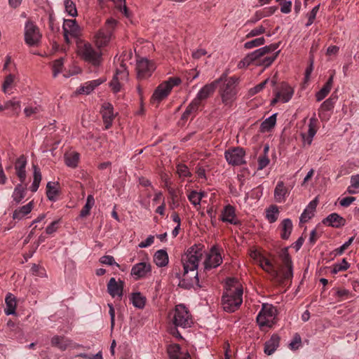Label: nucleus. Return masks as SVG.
<instances>
[{
	"instance_id": "6e6d98bb",
	"label": "nucleus",
	"mask_w": 359,
	"mask_h": 359,
	"mask_svg": "<svg viewBox=\"0 0 359 359\" xmlns=\"http://www.w3.org/2000/svg\"><path fill=\"white\" fill-rule=\"evenodd\" d=\"M64 61L63 58H59L55 60L53 62V75L54 77H56L60 72H62L63 69Z\"/></svg>"
},
{
	"instance_id": "338daca9",
	"label": "nucleus",
	"mask_w": 359,
	"mask_h": 359,
	"mask_svg": "<svg viewBox=\"0 0 359 359\" xmlns=\"http://www.w3.org/2000/svg\"><path fill=\"white\" fill-rule=\"evenodd\" d=\"M41 111V107L39 106H29L25 108L24 113L27 117H30L32 115L36 114L39 113Z\"/></svg>"
},
{
	"instance_id": "13d9d810",
	"label": "nucleus",
	"mask_w": 359,
	"mask_h": 359,
	"mask_svg": "<svg viewBox=\"0 0 359 359\" xmlns=\"http://www.w3.org/2000/svg\"><path fill=\"white\" fill-rule=\"evenodd\" d=\"M177 172L180 178H185L191 176L188 167L184 164H178L177 166Z\"/></svg>"
},
{
	"instance_id": "20e7f679",
	"label": "nucleus",
	"mask_w": 359,
	"mask_h": 359,
	"mask_svg": "<svg viewBox=\"0 0 359 359\" xmlns=\"http://www.w3.org/2000/svg\"><path fill=\"white\" fill-rule=\"evenodd\" d=\"M222 79L220 78L202 87L196 94L194 99L186 108L182 116V118L187 119L191 116H195L199 107L203 104V102L214 93L218 83L222 81Z\"/></svg>"
},
{
	"instance_id": "09e8293b",
	"label": "nucleus",
	"mask_w": 359,
	"mask_h": 359,
	"mask_svg": "<svg viewBox=\"0 0 359 359\" xmlns=\"http://www.w3.org/2000/svg\"><path fill=\"white\" fill-rule=\"evenodd\" d=\"M279 210L276 205H271L266 210V217L270 223H274L278 216Z\"/></svg>"
},
{
	"instance_id": "6ab92c4d",
	"label": "nucleus",
	"mask_w": 359,
	"mask_h": 359,
	"mask_svg": "<svg viewBox=\"0 0 359 359\" xmlns=\"http://www.w3.org/2000/svg\"><path fill=\"white\" fill-rule=\"evenodd\" d=\"M222 263V257L219 250L216 247L213 246L210 252L207 253L205 261L204 267L205 269H211L219 266Z\"/></svg>"
},
{
	"instance_id": "f8f14e48",
	"label": "nucleus",
	"mask_w": 359,
	"mask_h": 359,
	"mask_svg": "<svg viewBox=\"0 0 359 359\" xmlns=\"http://www.w3.org/2000/svg\"><path fill=\"white\" fill-rule=\"evenodd\" d=\"M25 41L29 46H37L42 34L39 27L32 21H27L25 25Z\"/></svg>"
},
{
	"instance_id": "1a4fd4ad",
	"label": "nucleus",
	"mask_w": 359,
	"mask_h": 359,
	"mask_svg": "<svg viewBox=\"0 0 359 359\" xmlns=\"http://www.w3.org/2000/svg\"><path fill=\"white\" fill-rule=\"evenodd\" d=\"M116 23V20L109 18L106 21L104 27L96 32L94 36V41L98 48L106 46L109 43Z\"/></svg>"
},
{
	"instance_id": "7ed1b4c3",
	"label": "nucleus",
	"mask_w": 359,
	"mask_h": 359,
	"mask_svg": "<svg viewBox=\"0 0 359 359\" xmlns=\"http://www.w3.org/2000/svg\"><path fill=\"white\" fill-rule=\"evenodd\" d=\"M203 246L194 245L189 248L182 257L183 265V280L192 282V280L198 276V266L199 262L203 255Z\"/></svg>"
},
{
	"instance_id": "9b49d317",
	"label": "nucleus",
	"mask_w": 359,
	"mask_h": 359,
	"mask_svg": "<svg viewBox=\"0 0 359 359\" xmlns=\"http://www.w3.org/2000/svg\"><path fill=\"white\" fill-rule=\"evenodd\" d=\"M278 48V44H271L269 46H266L262 48H260L255 50L252 53L248 54L242 60H241L238 64V67L239 69L247 67L253 62H255L258 59H260L266 54L276 50Z\"/></svg>"
},
{
	"instance_id": "5701e85b",
	"label": "nucleus",
	"mask_w": 359,
	"mask_h": 359,
	"mask_svg": "<svg viewBox=\"0 0 359 359\" xmlns=\"http://www.w3.org/2000/svg\"><path fill=\"white\" fill-rule=\"evenodd\" d=\"M124 282L121 280H116L114 278H111L107 284V291L112 297H118L120 298L123 296Z\"/></svg>"
},
{
	"instance_id": "680f3d73",
	"label": "nucleus",
	"mask_w": 359,
	"mask_h": 359,
	"mask_svg": "<svg viewBox=\"0 0 359 359\" xmlns=\"http://www.w3.org/2000/svg\"><path fill=\"white\" fill-rule=\"evenodd\" d=\"M280 4V11L283 13H289L291 12L292 1L286 0H277Z\"/></svg>"
},
{
	"instance_id": "49530a36",
	"label": "nucleus",
	"mask_w": 359,
	"mask_h": 359,
	"mask_svg": "<svg viewBox=\"0 0 359 359\" xmlns=\"http://www.w3.org/2000/svg\"><path fill=\"white\" fill-rule=\"evenodd\" d=\"M95 204V199L93 195H88L86 203L80 212V217H85L90 214V210Z\"/></svg>"
},
{
	"instance_id": "473e14b6",
	"label": "nucleus",
	"mask_w": 359,
	"mask_h": 359,
	"mask_svg": "<svg viewBox=\"0 0 359 359\" xmlns=\"http://www.w3.org/2000/svg\"><path fill=\"white\" fill-rule=\"evenodd\" d=\"M334 72H333L325 84L323 86V88L316 93V101L320 102L323 100L330 92L334 81Z\"/></svg>"
},
{
	"instance_id": "cd10ccee",
	"label": "nucleus",
	"mask_w": 359,
	"mask_h": 359,
	"mask_svg": "<svg viewBox=\"0 0 359 359\" xmlns=\"http://www.w3.org/2000/svg\"><path fill=\"white\" fill-rule=\"evenodd\" d=\"M34 206V203L33 201H31L27 204L16 208L13 212V219L21 220L32 212Z\"/></svg>"
},
{
	"instance_id": "a211bd4d",
	"label": "nucleus",
	"mask_w": 359,
	"mask_h": 359,
	"mask_svg": "<svg viewBox=\"0 0 359 359\" xmlns=\"http://www.w3.org/2000/svg\"><path fill=\"white\" fill-rule=\"evenodd\" d=\"M245 152L243 149L236 147L225 151L224 156L229 164L241 165L245 163Z\"/></svg>"
},
{
	"instance_id": "c03bdc74",
	"label": "nucleus",
	"mask_w": 359,
	"mask_h": 359,
	"mask_svg": "<svg viewBox=\"0 0 359 359\" xmlns=\"http://www.w3.org/2000/svg\"><path fill=\"white\" fill-rule=\"evenodd\" d=\"M33 182L30 186V190L32 192H36L39 189L42 177L40 169L36 165H33Z\"/></svg>"
},
{
	"instance_id": "a19ab883",
	"label": "nucleus",
	"mask_w": 359,
	"mask_h": 359,
	"mask_svg": "<svg viewBox=\"0 0 359 359\" xmlns=\"http://www.w3.org/2000/svg\"><path fill=\"white\" fill-rule=\"evenodd\" d=\"M22 184H18L12 194V198L16 204L20 203L26 195V187Z\"/></svg>"
},
{
	"instance_id": "c756f323",
	"label": "nucleus",
	"mask_w": 359,
	"mask_h": 359,
	"mask_svg": "<svg viewBox=\"0 0 359 359\" xmlns=\"http://www.w3.org/2000/svg\"><path fill=\"white\" fill-rule=\"evenodd\" d=\"M27 159L24 156H20L15 163V170L21 183L26 180V168Z\"/></svg>"
},
{
	"instance_id": "58836bf2",
	"label": "nucleus",
	"mask_w": 359,
	"mask_h": 359,
	"mask_svg": "<svg viewBox=\"0 0 359 359\" xmlns=\"http://www.w3.org/2000/svg\"><path fill=\"white\" fill-rule=\"evenodd\" d=\"M270 27L269 20H264L261 25L252 29L247 34L246 38H252L264 34L266 29Z\"/></svg>"
},
{
	"instance_id": "f257e3e1",
	"label": "nucleus",
	"mask_w": 359,
	"mask_h": 359,
	"mask_svg": "<svg viewBox=\"0 0 359 359\" xmlns=\"http://www.w3.org/2000/svg\"><path fill=\"white\" fill-rule=\"evenodd\" d=\"M250 257L258 264L263 270L270 274L274 280L280 283H283L286 280H289L292 277V262L287 250H285L281 255L284 267L278 270L275 268L269 259L265 257L257 249L250 250Z\"/></svg>"
},
{
	"instance_id": "0e129e2a",
	"label": "nucleus",
	"mask_w": 359,
	"mask_h": 359,
	"mask_svg": "<svg viewBox=\"0 0 359 359\" xmlns=\"http://www.w3.org/2000/svg\"><path fill=\"white\" fill-rule=\"evenodd\" d=\"M31 271H32V273L34 276H39V277L46 276V271H45L44 268H43L39 265L34 264L31 269Z\"/></svg>"
},
{
	"instance_id": "864d4df0",
	"label": "nucleus",
	"mask_w": 359,
	"mask_h": 359,
	"mask_svg": "<svg viewBox=\"0 0 359 359\" xmlns=\"http://www.w3.org/2000/svg\"><path fill=\"white\" fill-rule=\"evenodd\" d=\"M349 268V264L345 259H343L340 263H337L333 265L332 273L337 274L340 271H344Z\"/></svg>"
},
{
	"instance_id": "c9c22d12",
	"label": "nucleus",
	"mask_w": 359,
	"mask_h": 359,
	"mask_svg": "<svg viewBox=\"0 0 359 359\" xmlns=\"http://www.w3.org/2000/svg\"><path fill=\"white\" fill-rule=\"evenodd\" d=\"M154 262L158 267H163L168 265L169 257L165 250H157L154 255Z\"/></svg>"
},
{
	"instance_id": "72a5a7b5",
	"label": "nucleus",
	"mask_w": 359,
	"mask_h": 359,
	"mask_svg": "<svg viewBox=\"0 0 359 359\" xmlns=\"http://www.w3.org/2000/svg\"><path fill=\"white\" fill-rule=\"evenodd\" d=\"M65 165L69 168H75L78 166L80 154L75 151H69L64 156Z\"/></svg>"
},
{
	"instance_id": "2f4dec72",
	"label": "nucleus",
	"mask_w": 359,
	"mask_h": 359,
	"mask_svg": "<svg viewBox=\"0 0 359 359\" xmlns=\"http://www.w3.org/2000/svg\"><path fill=\"white\" fill-rule=\"evenodd\" d=\"M50 344L60 351H65L72 344V340L64 336L55 335L51 338Z\"/></svg>"
},
{
	"instance_id": "603ef678",
	"label": "nucleus",
	"mask_w": 359,
	"mask_h": 359,
	"mask_svg": "<svg viewBox=\"0 0 359 359\" xmlns=\"http://www.w3.org/2000/svg\"><path fill=\"white\" fill-rule=\"evenodd\" d=\"M64 5L65 11L69 15L72 17H76L77 15V9L73 1L65 0Z\"/></svg>"
},
{
	"instance_id": "ddd939ff",
	"label": "nucleus",
	"mask_w": 359,
	"mask_h": 359,
	"mask_svg": "<svg viewBox=\"0 0 359 359\" xmlns=\"http://www.w3.org/2000/svg\"><path fill=\"white\" fill-rule=\"evenodd\" d=\"M156 69L155 63L145 57L137 60L136 70L139 79H145L150 77Z\"/></svg>"
},
{
	"instance_id": "c85d7f7f",
	"label": "nucleus",
	"mask_w": 359,
	"mask_h": 359,
	"mask_svg": "<svg viewBox=\"0 0 359 359\" xmlns=\"http://www.w3.org/2000/svg\"><path fill=\"white\" fill-rule=\"evenodd\" d=\"M317 205L318 199L316 198L309 203L302 213L299 217L300 223H306L314 216Z\"/></svg>"
},
{
	"instance_id": "774afa93",
	"label": "nucleus",
	"mask_w": 359,
	"mask_h": 359,
	"mask_svg": "<svg viewBox=\"0 0 359 359\" xmlns=\"http://www.w3.org/2000/svg\"><path fill=\"white\" fill-rule=\"evenodd\" d=\"M353 240L354 237H351L348 239V241L345 242L341 247L337 248L335 250L336 254L341 255L344 252V250H346L350 246V245L353 243Z\"/></svg>"
},
{
	"instance_id": "f03ea898",
	"label": "nucleus",
	"mask_w": 359,
	"mask_h": 359,
	"mask_svg": "<svg viewBox=\"0 0 359 359\" xmlns=\"http://www.w3.org/2000/svg\"><path fill=\"white\" fill-rule=\"evenodd\" d=\"M243 293L241 283L236 278H228L222 299L224 310L229 313L236 311L243 302Z\"/></svg>"
},
{
	"instance_id": "4468645a",
	"label": "nucleus",
	"mask_w": 359,
	"mask_h": 359,
	"mask_svg": "<svg viewBox=\"0 0 359 359\" xmlns=\"http://www.w3.org/2000/svg\"><path fill=\"white\" fill-rule=\"evenodd\" d=\"M64 38L67 43H70L72 39H77L81 34V29L76 20H65L62 25Z\"/></svg>"
},
{
	"instance_id": "dca6fc26",
	"label": "nucleus",
	"mask_w": 359,
	"mask_h": 359,
	"mask_svg": "<svg viewBox=\"0 0 359 359\" xmlns=\"http://www.w3.org/2000/svg\"><path fill=\"white\" fill-rule=\"evenodd\" d=\"M152 267L149 262H141L133 266L130 276L135 280L148 278L151 275Z\"/></svg>"
},
{
	"instance_id": "6e6552de",
	"label": "nucleus",
	"mask_w": 359,
	"mask_h": 359,
	"mask_svg": "<svg viewBox=\"0 0 359 359\" xmlns=\"http://www.w3.org/2000/svg\"><path fill=\"white\" fill-rule=\"evenodd\" d=\"M172 323L176 327L182 328L191 327L194 320L189 309L184 304H177L170 313Z\"/></svg>"
},
{
	"instance_id": "3c124183",
	"label": "nucleus",
	"mask_w": 359,
	"mask_h": 359,
	"mask_svg": "<svg viewBox=\"0 0 359 359\" xmlns=\"http://www.w3.org/2000/svg\"><path fill=\"white\" fill-rule=\"evenodd\" d=\"M269 82L271 83V85L272 86H274L276 84V79H272V80H270L269 79H265L264 81H262L259 84L257 85L254 88H250L249 90L250 95H254L258 93L259 92H260L261 90H262L264 88V87Z\"/></svg>"
},
{
	"instance_id": "a878e982",
	"label": "nucleus",
	"mask_w": 359,
	"mask_h": 359,
	"mask_svg": "<svg viewBox=\"0 0 359 359\" xmlns=\"http://www.w3.org/2000/svg\"><path fill=\"white\" fill-rule=\"evenodd\" d=\"M101 114L102 116L105 128H109L111 126L113 120L115 117L113 106L110 103H104L102 105Z\"/></svg>"
},
{
	"instance_id": "4be33fe9",
	"label": "nucleus",
	"mask_w": 359,
	"mask_h": 359,
	"mask_svg": "<svg viewBox=\"0 0 359 359\" xmlns=\"http://www.w3.org/2000/svg\"><path fill=\"white\" fill-rule=\"evenodd\" d=\"M220 219L225 223L238 224V219L236 217L235 207L230 204L226 205L221 211Z\"/></svg>"
},
{
	"instance_id": "4d7b16f0",
	"label": "nucleus",
	"mask_w": 359,
	"mask_h": 359,
	"mask_svg": "<svg viewBox=\"0 0 359 359\" xmlns=\"http://www.w3.org/2000/svg\"><path fill=\"white\" fill-rule=\"evenodd\" d=\"M337 99V97H333L332 95L325 100L320 106V108L324 111H330L332 110L334 108V104L336 102V100Z\"/></svg>"
},
{
	"instance_id": "e433bc0d",
	"label": "nucleus",
	"mask_w": 359,
	"mask_h": 359,
	"mask_svg": "<svg viewBox=\"0 0 359 359\" xmlns=\"http://www.w3.org/2000/svg\"><path fill=\"white\" fill-rule=\"evenodd\" d=\"M6 307L4 309V313L7 315H13L15 313L17 302L15 297L8 293L5 299Z\"/></svg>"
},
{
	"instance_id": "2eb2a0df",
	"label": "nucleus",
	"mask_w": 359,
	"mask_h": 359,
	"mask_svg": "<svg viewBox=\"0 0 359 359\" xmlns=\"http://www.w3.org/2000/svg\"><path fill=\"white\" fill-rule=\"evenodd\" d=\"M294 95V89L287 83H283L280 88L274 92V98L271 100L272 105L277 102L286 103L289 102Z\"/></svg>"
},
{
	"instance_id": "de8ad7c7",
	"label": "nucleus",
	"mask_w": 359,
	"mask_h": 359,
	"mask_svg": "<svg viewBox=\"0 0 359 359\" xmlns=\"http://www.w3.org/2000/svg\"><path fill=\"white\" fill-rule=\"evenodd\" d=\"M347 191L350 194L359 193V175H353L351 177L350 185L347 188Z\"/></svg>"
},
{
	"instance_id": "b1692460",
	"label": "nucleus",
	"mask_w": 359,
	"mask_h": 359,
	"mask_svg": "<svg viewBox=\"0 0 359 359\" xmlns=\"http://www.w3.org/2000/svg\"><path fill=\"white\" fill-rule=\"evenodd\" d=\"M6 110L9 111L10 116H18L21 110L20 102L13 98L4 104L0 103V113Z\"/></svg>"
},
{
	"instance_id": "4c0bfd02",
	"label": "nucleus",
	"mask_w": 359,
	"mask_h": 359,
	"mask_svg": "<svg viewBox=\"0 0 359 359\" xmlns=\"http://www.w3.org/2000/svg\"><path fill=\"white\" fill-rule=\"evenodd\" d=\"M280 229L281 238L284 240L288 239L293 229L291 219L288 218L284 219L280 224Z\"/></svg>"
},
{
	"instance_id": "9d476101",
	"label": "nucleus",
	"mask_w": 359,
	"mask_h": 359,
	"mask_svg": "<svg viewBox=\"0 0 359 359\" xmlns=\"http://www.w3.org/2000/svg\"><path fill=\"white\" fill-rule=\"evenodd\" d=\"M277 310L272 304H263L257 316V322L261 328L271 327L275 323Z\"/></svg>"
},
{
	"instance_id": "0eeeda50",
	"label": "nucleus",
	"mask_w": 359,
	"mask_h": 359,
	"mask_svg": "<svg viewBox=\"0 0 359 359\" xmlns=\"http://www.w3.org/2000/svg\"><path fill=\"white\" fill-rule=\"evenodd\" d=\"M179 77H170L168 80L161 83L154 90L151 97V102L154 104H159L168 97L172 89L181 83Z\"/></svg>"
},
{
	"instance_id": "052dcab7",
	"label": "nucleus",
	"mask_w": 359,
	"mask_h": 359,
	"mask_svg": "<svg viewBox=\"0 0 359 359\" xmlns=\"http://www.w3.org/2000/svg\"><path fill=\"white\" fill-rule=\"evenodd\" d=\"M100 262L102 264L109 265V266L115 264L116 266L120 267V265L115 262L114 257H112L111 255L102 256V257H100Z\"/></svg>"
},
{
	"instance_id": "8fccbe9b",
	"label": "nucleus",
	"mask_w": 359,
	"mask_h": 359,
	"mask_svg": "<svg viewBox=\"0 0 359 359\" xmlns=\"http://www.w3.org/2000/svg\"><path fill=\"white\" fill-rule=\"evenodd\" d=\"M131 300L133 306L136 308L143 309L145 306L146 298L140 292L133 293Z\"/></svg>"
},
{
	"instance_id": "79ce46f5",
	"label": "nucleus",
	"mask_w": 359,
	"mask_h": 359,
	"mask_svg": "<svg viewBox=\"0 0 359 359\" xmlns=\"http://www.w3.org/2000/svg\"><path fill=\"white\" fill-rule=\"evenodd\" d=\"M58 183L49 182L46 184V195L49 200L55 201L58 195Z\"/></svg>"
},
{
	"instance_id": "39448f33",
	"label": "nucleus",
	"mask_w": 359,
	"mask_h": 359,
	"mask_svg": "<svg viewBox=\"0 0 359 359\" xmlns=\"http://www.w3.org/2000/svg\"><path fill=\"white\" fill-rule=\"evenodd\" d=\"M238 79L231 76L226 79L219 89L222 102L224 106L231 107L237 98Z\"/></svg>"
},
{
	"instance_id": "37998d69",
	"label": "nucleus",
	"mask_w": 359,
	"mask_h": 359,
	"mask_svg": "<svg viewBox=\"0 0 359 359\" xmlns=\"http://www.w3.org/2000/svg\"><path fill=\"white\" fill-rule=\"evenodd\" d=\"M274 10L272 8H266L262 11H257L255 15L248 21V24H255L264 17L269 16L273 13Z\"/></svg>"
},
{
	"instance_id": "e2e57ef3",
	"label": "nucleus",
	"mask_w": 359,
	"mask_h": 359,
	"mask_svg": "<svg viewBox=\"0 0 359 359\" xmlns=\"http://www.w3.org/2000/svg\"><path fill=\"white\" fill-rule=\"evenodd\" d=\"M302 339L299 334H295L292 340L289 344V347L291 350H297L301 346Z\"/></svg>"
},
{
	"instance_id": "bf43d9fd",
	"label": "nucleus",
	"mask_w": 359,
	"mask_h": 359,
	"mask_svg": "<svg viewBox=\"0 0 359 359\" xmlns=\"http://www.w3.org/2000/svg\"><path fill=\"white\" fill-rule=\"evenodd\" d=\"M180 345L178 344H173V345H170L169 347H168V353H169V355H170V359H173V357L172 356H175V357H182V355H183L184 354V353H182L180 352Z\"/></svg>"
},
{
	"instance_id": "7c9ffc66",
	"label": "nucleus",
	"mask_w": 359,
	"mask_h": 359,
	"mask_svg": "<svg viewBox=\"0 0 359 359\" xmlns=\"http://www.w3.org/2000/svg\"><path fill=\"white\" fill-rule=\"evenodd\" d=\"M105 81L104 79H98L84 83L79 89L78 93L80 94H90L96 87L101 85Z\"/></svg>"
},
{
	"instance_id": "f704fd0d",
	"label": "nucleus",
	"mask_w": 359,
	"mask_h": 359,
	"mask_svg": "<svg viewBox=\"0 0 359 359\" xmlns=\"http://www.w3.org/2000/svg\"><path fill=\"white\" fill-rule=\"evenodd\" d=\"M280 337L277 334H273L270 339L264 344V353L268 355L273 354L279 346Z\"/></svg>"
},
{
	"instance_id": "a18cd8bd",
	"label": "nucleus",
	"mask_w": 359,
	"mask_h": 359,
	"mask_svg": "<svg viewBox=\"0 0 359 359\" xmlns=\"http://www.w3.org/2000/svg\"><path fill=\"white\" fill-rule=\"evenodd\" d=\"M276 114H272L271 116L265 119L261 124V130L262 132L269 131L272 129L276 123Z\"/></svg>"
},
{
	"instance_id": "5fc2aeb1",
	"label": "nucleus",
	"mask_w": 359,
	"mask_h": 359,
	"mask_svg": "<svg viewBox=\"0 0 359 359\" xmlns=\"http://www.w3.org/2000/svg\"><path fill=\"white\" fill-rule=\"evenodd\" d=\"M265 39L262 36L245 43L244 47L246 49H251L264 45Z\"/></svg>"
},
{
	"instance_id": "bb28decb",
	"label": "nucleus",
	"mask_w": 359,
	"mask_h": 359,
	"mask_svg": "<svg viewBox=\"0 0 359 359\" xmlns=\"http://www.w3.org/2000/svg\"><path fill=\"white\" fill-rule=\"evenodd\" d=\"M325 225L339 228L345 225L346 220L337 213H332L323 220Z\"/></svg>"
},
{
	"instance_id": "423d86ee",
	"label": "nucleus",
	"mask_w": 359,
	"mask_h": 359,
	"mask_svg": "<svg viewBox=\"0 0 359 359\" xmlns=\"http://www.w3.org/2000/svg\"><path fill=\"white\" fill-rule=\"evenodd\" d=\"M76 53L82 60L93 65H98L100 62V51L95 50L89 42L77 39Z\"/></svg>"
},
{
	"instance_id": "f3484780",
	"label": "nucleus",
	"mask_w": 359,
	"mask_h": 359,
	"mask_svg": "<svg viewBox=\"0 0 359 359\" xmlns=\"http://www.w3.org/2000/svg\"><path fill=\"white\" fill-rule=\"evenodd\" d=\"M128 72L123 64H121L119 68H117L113 79L110 82V87L114 93H118L121 90V86L127 81Z\"/></svg>"
},
{
	"instance_id": "393cba45",
	"label": "nucleus",
	"mask_w": 359,
	"mask_h": 359,
	"mask_svg": "<svg viewBox=\"0 0 359 359\" xmlns=\"http://www.w3.org/2000/svg\"><path fill=\"white\" fill-rule=\"evenodd\" d=\"M18 78V73L17 71L8 74L2 83L1 90L6 95L13 93V88L15 85V81Z\"/></svg>"
},
{
	"instance_id": "aec40b11",
	"label": "nucleus",
	"mask_w": 359,
	"mask_h": 359,
	"mask_svg": "<svg viewBox=\"0 0 359 359\" xmlns=\"http://www.w3.org/2000/svg\"><path fill=\"white\" fill-rule=\"evenodd\" d=\"M292 188V186L287 185L283 181L279 180L273 191L275 201L278 203H285Z\"/></svg>"
},
{
	"instance_id": "412c9836",
	"label": "nucleus",
	"mask_w": 359,
	"mask_h": 359,
	"mask_svg": "<svg viewBox=\"0 0 359 359\" xmlns=\"http://www.w3.org/2000/svg\"><path fill=\"white\" fill-rule=\"evenodd\" d=\"M318 130V120L315 117L309 119L308 124V130L306 133H302L301 137L304 147L310 146L313 142V137Z\"/></svg>"
},
{
	"instance_id": "69168bd1",
	"label": "nucleus",
	"mask_w": 359,
	"mask_h": 359,
	"mask_svg": "<svg viewBox=\"0 0 359 359\" xmlns=\"http://www.w3.org/2000/svg\"><path fill=\"white\" fill-rule=\"evenodd\" d=\"M270 163L267 155L259 156L258 158V170H261L265 168Z\"/></svg>"
},
{
	"instance_id": "ea45409f",
	"label": "nucleus",
	"mask_w": 359,
	"mask_h": 359,
	"mask_svg": "<svg viewBox=\"0 0 359 359\" xmlns=\"http://www.w3.org/2000/svg\"><path fill=\"white\" fill-rule=\"evenodd\" d=\"M206 196V194L204 191H197L195 190H192L189 192L187 194V198L189 202L195 207L199 206L201 205V200L203 197Z\"/></svg>"
}]
</instances>
